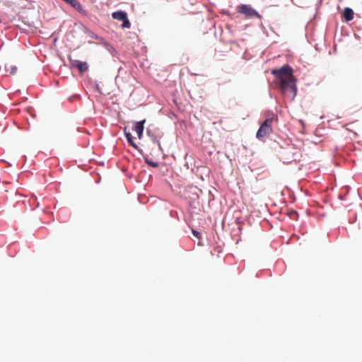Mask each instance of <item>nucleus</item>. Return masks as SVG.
<instances>
[{
    "instance_id": "2",
    "label": "nucleus",
    "mask_w": 362,
    "mask_h": 362,
    "mask_svg": "<svg viewBox=\"0 0 362 362\" xmlns=\"http://www.w3.org/2000/svg\"><path fill=\"white\" fill-rule=\"evenodd\" d=\"M274 119L273 117H270L267 119L259 128L256 137L258 139H262L264 137L270 135L272 132V125L274 123Z\"/></svg>"
},
{
    "instance_id": "4",
    "label": "nucleus",
    "mask_w": 362,
    "mask_h": 362,
    "mask_svg": "<svg viewBox=\"0 0 362 362\" xmlns=\"http://www.w3.org/2000/svg\"><path fill=\"white\" fill-rule=\"evenodd\" d=\"M112 17L115 20L122 21V27L123 28H129L131 27V23L128 20L127 15L124 11H118L113 12Z\"/></svg>"
},
{
    "instance_id": "8",
    "label": "nucleus",
    "mask_w": 362,
    "mask_h": 362,
    "mask_svg": "<svg viewBox=\"0 0 362 362\" xmlns=\"http://www.w3.org/2000/svg\"><path fill=\"white\" fill-rule=\"evenodd\" d=\"M354 11L350 8H345L343 13V16L346 21H350L354 18Z\"/></svg>"
},
{
    "instance_id": "7",
    "label": "nucleus",
    "mask_w": 362,
    "mask_h": 362,
    "mask_svg": "<svg viewBox=\"0 0 362 362\" xmlns=\"http://www.w3.org/2000/svg\"><path fill=\"white\" fill-rule=\"evenodd\" d=\"M65 2L70 4L72 7H74L80 13H85L83 6L78 0H65Z\"/></svg>"
},
{
    "instance_id": "1",
    "label": "nucleus",
    "mask_w": 362,
    "mask_h": 362,
    "mask_svg": "<svg viewBox=\"0 0 362 362\" xmlns=\"http://www.w3.org/2000/svg\"><path fill=\"white\" fill-rule=\"evenodd\" d=\"M272 74L279 81V87L283 94H291L294 98L297 93L296 78L293 75V69L288 65H284L280 69H272Z\"/></svg>"
},
{
    "instance_id": "9",
    "label": "nucleus",
    "mask_w": 362,
    "mask_h": 362,
    "mask_svg": "<svg viewBox=\"0 0 362 362\" xmlns=\"http://www.w3.org/2000/svg\"><path fill=\"white\" fill-rule=\"evenodd\" d=\"M125 136H126V138H127L129 144L134 148H137V146L134 142L133 137H132V134L129 132H125Z\"/></svg>"
},
{
    "instance_id": "10",
    "label": "nucleus",
    "mask_w": 362,
    "mask_h": 362,
    "mask_svg": "<svg viewBox=\"0 0 362 362\" xmlns=\"http://www.w3.org/2000/svg\"><path fill=\"white\" fill-rule=\"evenodd\" d=\"M7 71L11 74V75H14L16 74L17 72V67L16 66H12L11 65L10 66V68L7 69Z\"/></svg>"
},
{
    "instance_id": "12",
    "label": "nucleus",
    "mask_w": 362,
    "mask_h": 362,
    "mask_svg": "<svg viewBox=\"0 0 362 362\" xmlns=\"http://www.w3.org/2000/svg\"><path fill=\"white\" fill-rule=\"evenodd\" d=\"M192 233L194 235H195L197 238H200V233L197 232V230H193Z\"/></svg>"
},
{
    "instance_id": "11",
    "label": "nucleus",
    "mask_w": 362,
    "mask_h": 362,
    "mask_svg": "<svg viewBox=\"0 0 362 362\" xmlns=\"http://www.w3.org/2000/svg\"><path fill=\"white\" fill-rule=\"evenodd\" d=\"M146 163L148 165H150V166H151V167H153V168H157V167H158V163H156V162L151 161V160H148L146 159Z\"/></svg>"
},
{
    "instance_id": "3",
    "label": "nucleus",
    "mask_w": 362,
    "mask_h": 362,
    "mask_svg": "<svg viewBox=\"0 0 362 362\" xmlns=\"http://www.w3.org/2000/svg\"><path fill=\"white\" fill-rule=\"evenodd\" d=\"M237 11L243 14L246 18L259 17L257 11L247 4H240L237 7Z\"/></svg>"
},
{
    "instance_id": "6",
    "label": "nucleus",
    "mask_w": 362,
    "mask_h": 362,
    "mask_svg": "<svg viewBox=\"0 0 362 362\" xmlns=\"http://www.w3.org/2000/svg\"><path fill=\"white\" fill-rule=\"evenodd\" d=\"M146 122L145 119H143L140 122H137L135 123L134 131L137 134L139 138H141L144 129V124Z\"/></svg>"
},
{
    "instance_id": "5",
    "label": "nucleus",
    "mask_w": 362,
    "mask_h": 362,
    "mask_svg": "<svg viewBox=\"0 0 362 362\" xmlns=\"http://www.w3.org/2000/svg\"><path fill=\"white\" fill-rule=\"evenodd\" d=\"M71 64L72 66L76 67L81 73L86 71L88 69V66L86 62L79 60H71Z\"/></svg>"
}]
</instances>
